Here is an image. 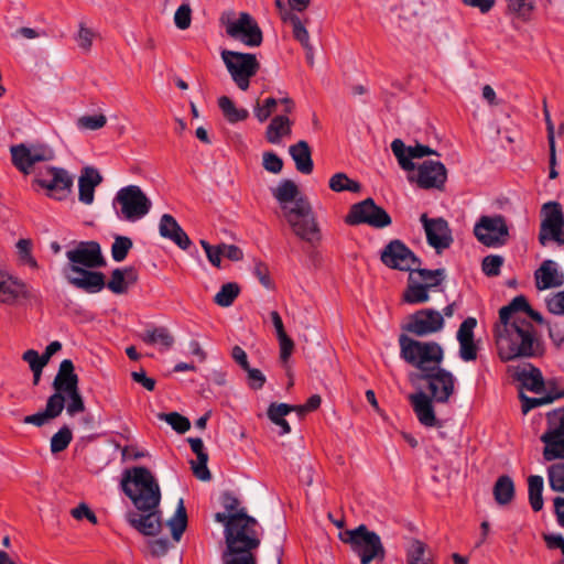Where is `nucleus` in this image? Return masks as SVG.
I'll list each match as a JSON object with an SVG mask.
<instances>
[{
	"instance_id": "864d4df0",
	"label": "nucleus",
	"mask_w": 564,
	"mask_h": 564,
	"mask_svg": "<svg viewBox=\"0 0 564 564\" xmlns=\"http://www.w3.org/2000/svg\"><path fill=\"white\" fill-rule=\"evenodd\" d=\"M276 105L278 100L273 97L264 99L263 104H260V101L257 100L253 107L254 117L258 119L259 122L267 121L275 110Z\"/></svg>"
},
{
	"instance_id": "473e14b6",
	"label": "nucleus",
	"mask_w": 564,
	"mask_h": 564,
	"mask_svg": "<svg viewBox=\"0 0 564 564\" xmlns=\"http://www.w3.org/2000/svg\"><path fill=\"white\" fill-rule=\"evenodd\" d=\"M25 294V284L0 271V302L12 303Z\"/></svg>"
},
{
	"instance_id": "bb28decb",
	"label": "nucleus",
	"mask_w": 564,
	"mask_h": 564,
	"mask_svg": "<svg viewBox=\"0 0 564 564\" xmlns=\"http://www.w3.org/2000/svg\"><path fill=\"white\" fill-rule=\"evenodd\" d=\"M159 232L163 238L173 241L182 250H187L192 245L187 234L170 214L162 215L159 224Z\"/></svg>"
},
{
	"instance_id": "6e6552de",
	"label": "nucleus",
	"mask_w": 564,
	"mask_h": 564,
	"mask_svg": "<svg viewBox=\"0 0 564 564\" xmlns=\"http://www.w3.org/2000/svg\"><path fill=\"white\" fill-rule=\"evenodd\" d=\"M446 278L445 269H421L415 265L408 278V285L403 293V301L409 304L425 303L430 299V291L440 286Z\"/></svg>"
},
{
	"instance_id": "e2e57ef3",
	"label": "nucleus",
	"mask_w": 564,
	"mask_h": 564,
	"mask_svg": "<svg viewBox=\"0 0 564 564\" xmlns=\"http://www.w3.org/2000/svg\"><path fill=\"white\" fill-rule=\"evenodd\" d=\"M477 325V321L474 317H467L460 325L457 330V340L458 341H468L474 340V328Z\"/></svg>"
},
{
	"instance_id": "49530a36",
	"label": "nucleus",
	"mask_w": 564,
	"mask_h": 564,
	"mask_svg": "<svg viewBox=\"0 0 564 564\" xmlns=\"http://www.w3.org/2000/svg\"><path fill=\"white\" fill-rule=\"evenodd\" d=\"M426 545L420 540H412L406 551V564H432L425 556Z\"/></svg>"
},
{
	"instance_id": "423d86ee",
	"label": "nucleus",
	"mask_w": 564,
	"mask_h": 564,
	"mask_svg": "<svg viewBox=\"0 0 564 564\" xmlns=\"http://www.w3.org/2000/svg\"><path fill=\"white\" fill-rule=\"evenodd\" d=\"M339 538L344 543L350 544L352 551L359 555L361 564H370L373 560L382 562L386 557L380 536L365 524L340 533Z\"/></svg>"
},
{
	"instance_id": "393cba45",
	"label": "nucleus",
	"mask_w": 564,
	"mask_h": 564,
	"mask_svg": "<svg viewBox=\"0 0 564 564\" xmlns=\"http://www.w3.org/2000/svg\"><path fill=\"white\" fill-rule=\"evenodd\" d=\"M512 377L521 383V386L536 394L545 391V381L539 368L531 364H523L511 368Z\"/></svg>"
},
{
	"instance_id": "a878e982",
	"label": "nucleus",
	"mask_w": 564,
	"mask_h": 564,
	"mask_svg": "<svg viewBox=\"0 0 564 564\" xmlns=\"http://www.w3.org/2000/svg\"><path fill=\"white\" fill-rule=\"evenodd\" d=\"M538 290L560 288L564 284V274L558 271L557 263L553 260H544L534 272Z\"/></svg>"
},
{
	"instance_id": "412c9836",
	"label": "nucleus",
	"mask_w": 564,
	"mask_h": 564,
	"mask_svg": "<svg viewBox=\"0 0 564 564\" xmlns=\"http://www.w3.org/2000/svg\"><path fill=\"white\" fill-rule=\"evenodd\" d=\"M444 327L443 315L433 308H424L410 316L404 329L416 336H426L442 330Z\"/></svg>"
},
{
	"instance_id": "0e129e2a",
	"label": "nucleus",
	"mask_w": 564,
	"mask_h": 564,
	"mask_svg": "<svg viewBox=\"0 0 564 564\" xmlns=\"http://www.w3.org/2000/svg\"><path fill=\"white\" fill-rule=\"evenodd\" d=\"M95 33L93 30L85 26L84 23L79 24V30L76 36L77 44L84 51H89L93 45Z\"/></svg>"
},
{
	"instance_id": "39448f33",
	"label": "nucleus",
	"mask_w": 564,
	"mask_h": 564,
	"mask_svg": "<svg viewBox=\"0 0 564 564\" xmlns=\"http://www.w3.org/2000/svg\"><path fill=\"white\" fill-rule=\"evenodd\" d=\"M285 220L293 234L301 240L315 246L322 240V232L307 198H300L292 209L286 210Z\"/></svg>"
},
{
	"instance_id": "20e7f679",
	"label": "nucleus",
	"mask_w": 564,
	"mask_h": 564,
	"mask_svg": "<svg viewBox=\"0 0 564 564\" xmlns=\"http://www.w3.org/2000/svg\"><path fill=\"white\" fill-rule=\"evenodd\" d=\"M399 344L401 357L417 370L409 376L412 384H420V379L425 373L442 367L444 350L440 344L435 341H419L406 335L400 336Z\"/></svg>"
},
{
	"instance_id": "69168bd1",
	"label": "nucleus",
	"mask_w": 564,
	"mask_h": 564,
	"mask_svg": "<svg viewBox=\"0 0 564 564\" xmlns=\"http://www.w3.org/2000/svg\"><path fill=\"white\" fill-rule=\"evenodd\" d=\"M247 372V382L248 386L253 390L261 389L265 383V376L262 373L261 370L251 368L250 366L245 369Z\"/></svg>"
},
{
	"instance_id": "a19ab883",
	"label": "nucleus",
	"mask_w": 564,
	"mask_h": 564,
	"mask_svg": "<svg viewBox=\"0 0 564 564\" xmlns=\"http://www.w3.org/2000/svg\"><path fill=\"white\" fill-rule=\"evenodd\" d=\"M328 186L333 192H351L359 193L361 191V185L359 182L349 178V176L344 172L335 173L328 182Z\"/></svg>"
},
{
	"instance_id": "f3484780",
	"label": "nucleus",
	"mask_w": 564,
	"mask_h": 564,
	"mask_svg": "<svg viewBox=\"0 0 564 564\" xmlns=\"http://www.w3.org/2000/svg\"><path fill=\"white\" fill-rule=\"evenodd\" d=\"M380 259L384 265L390 269L408 271L409 274L415 265H421L422 261L414 252L401 240H391L381 251Z\"/></svg>"
},
{
	"instance_id": "c85d7f7f",
	"label": "nucleus",
	"mask_w": 564,
	"mask_h": 564,
	"mask_svg": "<svg viewBox=\"0 0 564 564\" xmlns=\"http://www.w3.org/2000/svg\"><path fill=\"white\" fill-rule=\"evenodd\" d=\"M102 176L100 173L90 166L83 169L82 175L78 178L79 200L85 205H90L95 198V188L101 183Z\"/></svg>"
},
{
	"instance_id": "f704fd0d",
	"label": "nucleus",
	"mask_w": 564,
	"mask_h": 564,
	"mask_svg": "<svg viewBox=\"0 0 564 564\" xmlns=\"http://www.w3.org/2000/svg\"><path fill=\"white\" fill-rule=\"evenodd\" d=\"M494 497L498 505L506 506L514 497V484L508 475L500 476L494 485Z\"/></svg>"
},
{
	"instance_id": "a211bd4d",
	"label": "nucleus",
	"mask_w": 564,
	"mask_h": 564,
	"mask_svg": "<svg viewBox=\"0 0 564 564\" xmlns=\"http://www.w3.org/2000/svg\"><path fill=\"white\" fill-rule=\"evenodd\" d=\"M455 377L453 373L442 367L434 369L430 373H425L420 379L423 383L421 388H425L436 403H446L455 392Z\"/></svg>"
},
{
	"instance_id": "2f4dec72",
	"label": "nucleus",
	"mask_w": 564,
	"mask_h": 564,
	"mask_svg": "<svg viewBox=\"0 0 564 564\" xmlns=\"http://www.w3.org/2000/svg\"><path fill=\"white\" fill-rule=\"evenodd\" d=\"M137 279V271L132 267L115 269L111 272V276L108 283H105V286H107L115 294H123L127 292L129 285L133 284Z\"/></svg>"
},
{
	"instance_id": "ddd939ff",
	"label": "nucleus",
	"mask_w": 564,
	"mask_h": 564,
	"mask_svg": "<svg viewBox=\"0 0 564 564\" xmlns=\"http://www.w3.org/2000/svg\"><path fill=\"white\" fill-rule=\"evenodd\" d=\"M477 240L486 247L505 246L509 240V227L502 215L481 216L474 227Z\"/></svg>"
},
{
	"instance_id": "052dcab7",
	"label": "nucleus",
	"mask_w": 564,
	"mask_h": 564,
	"mask_svg": "<svg viewBox=\"0 0 564 564\" xmlns=\"http://www.w3.org/2000/svg\"><path fill=\"white\" fill-rule=\"evenodd\" d=\"M263 169L272 174H279L283 169V161L273 152H264L262 155Z\"/></svg>"
},
{
	"instance_id": "f257e3e1",
	"label": "nucleus",
	"mask_w": 564,
	"mask_h": 564,
	"mask_svg": "<svg viewBox=\"0 0 564 564\" xmlns=\"http://www.w3.org/2000/svg\"><path fill=\"white\" fill-rule=\"evenodd\" d=\"M528 317L539 324L543 323L542 315L531 308L523 295L516 296L499 310V321L495 324L494 335L501 360L531 358L543 354V344Z\"/></svg>"
},
{
	"instance_id": "58836bf2",
	"label": "nucleus",
	"mask_w": 564,
	"mask_h": 564,
	"mask_svg": "<svg viewBox=\"0 0 564 564\" xmlns=\"http://www.w3.org/2000/svg\"><path fill=\"white\" fill-rule=\"evenodd\" d=\"M519 397L521 400L522 413L527 414L529 411H531L534 408H538V406H541L544 404H550L557 399L564 398V388L560 392L550 391L549 393H546L545 395L540 397V398H530V397L525 395L523 392H520Z\"/></svg>"
},
{
	"instance_id": "de8ad7c7",
	"label": "nucleus",
	"mask_w": 564,
	"mask_h": 564,
	"mask_svg": "<svg viewBox=\"0 0 564 564\" xmlns=\"http://www.w3.org/2000/svg\"><path fill=\"white\" fill-rule=\"evenodd\" d=\"M549 485L553 491L564 494V463H555L547 467Z\"/></svg>"
},
{
	"instance_id": "5701e85b",
	"label": "nucleus",
	"mask_w": 564,
	"mask_h": 564,
	"mask_svg": "<svg viewBox=\"0 0 564 564\" xmlns=\"http://www.w3.org/2000/svg\"><path fill=\"white\" fill-rule=\"evenodd\" d=\"M391 150L398 160L402 170L411 172L414 171L415 164L413 159H421L427 155H438L435 150L427 145L416 144L414 147H406L400 139H395L391 143Z\"/></svg>"
},
{
	"instance_id": "c9c22d12",
	"label": "nucleus",
	"mask_w": 564,
	"mask_h": 564,
	"mask_svg": "<svg viewBox=\"0 0 564 564\" xmlns=\"http://www.w3.org/2000/svg\"><path fill=\"white\" fill-rule=\"evenodd\" d=\"M172 538L178 542L187 527V513L183 499H180L174 516L167 521Z\"/></svg>"
},
{
	"instance_id": "603ef678",
	"label": "nucleus",
	"mask_w": 564,
	"mask_h": 564,
	"mask_svg": "<svg viewBox=\"0 0 564 564\" xmlns=\"http://www.w3.org/2000/svg\"><path fill=\"white\" fill-rule=\"evenodd\" d=\"M65 408V395L63 392L55 391L48 397L44 412L53 420L61 415Z\"/></svg>"
},
{
	"instance_id": "8fccbe9b",
	"label": "nucleus",
	"mask_w": 564,
	"mask_h": 564,
	"mask_svg": "<svg viewBox=\"0 0 564 564\" xmlns=\"http://www.w3.org/2000/svg\"><path fill=\"white\" fill-rule=\"evenodd\" d=\"M133 243L129 237L126 236H116L115 241L111 246V257L115 261L121 262L123 261Z\"/></svg>"
},
{
	"instance_id": "4c0bfd02",
	"label": "nucleus",
	"mask_w": 564,
	"mask_h": 564,
	"mask_svg": "<svg viewBox=\"0 0 564 564\" xmlns=\"http://www.w3.org/2000/svg\"><path fill=\"white\" fill-rule=\"evenodd\" d=\"M218 107L220 108L224 117L230 123L245 121L249 117V111L247 109L237 108L234 101L227 96L218 98Z\"/></svg>"
},
{
	"instance_id": "9d476101",
	"label": "nucleus",
	"mask_w": 564,
	"mask_h": 564,
	"mask_svg": "<svg viewBox=\"0 0 564 564\" xmlns=\"http://www.w3.org/2000/svg\"><path fill=\"white\" fill-rule=\"evenodd\" d=\"M258 522L247 514L245 509L238 511V519L230 522V528L225 530V542L228 550H256L260 545V538L256 531Z\"/></svg>"
},
{
	"instance_id": "680f3d73",
	"label": "nucleus",
	"mask_w": 564,
	"mask_h": 564,
	"mask_svg": "<svg viewBox=\"0 0 564 564\" xmlns=\"http://www.w3.org/2000/svg\"><path fill=\"white\" fill-rule=\"evenodd\" d=\"M508 10L520 18H525L533 9L530 0H506Z\"/></svg>"
},
{
	"instance_id": "f8f14e48",
	"label": "nucleus",
	"mask_w": 564,
	"mask_h": 564,
	"mask_svg": "<svg viewBox=\"0 0 564 564\" xmlns=\"http://www.w3.org/2000/svg\"><path fill=\"white\" fill-rule=\"evenodd\" d=\"M221 24L229 37L240 41L246 46L258 47L263 41L262 31L257 21L247 12L239 13L238 19L221 17Z\"/></svg>"
},
{
	"instance_id": "a18cd8bd",
	"label": "nucleus",
	"mask_w": 564,
	"mask_h": 564,
	"mask_svg": "<svg viewBox=\"0 0 564 564\" xmlns=\"http://www.w3.org/2000/svg\"><path fill=\"white\" fill-rule=\"evenodd\" d=\"M239 293L240 286L236 282L225 283L216 293L214 302L221 307H228L238 297Z\"/></svg>"
},
{
	"instance_id": "b1692460",
	"label": "nucleus",
	"mask_w": 564,
	"mask_h": 564,
	"mask_svg": "<svg viewBox=\"0 0 564 564\" xmlns=\"http://www.w3.org/2000/svg\"><path fill=\"white\" fill-rule=\"evenodd\" d=\"M409 400L419 422L426 427H434L437 425L433 402L435 400L427 394L423 389L416 393L410 394Z\"/></svg>"
},
{
	"instance_id": "4d7b16f0",
	"label": "nucleus",
	"mask_w": 564,
	"mask_h": 564,
	"mask_svg": "<svg viewBox=\"0 0 564 564\" xmlns=\"http://www.w3.org/2000/svg\"><path fill=\"white\" fill-rule=\"evenodd\" d=\"M503 258L498 254H490L482 259L481 269L488 276H497L500 274Z\"/></svg>"
},
{
	"instance_id": "dca6fc26",
	"label": "nucleus",
	"mask_w": 564,
	"mask_h": 564,
	"mask_svg": "<svg viewBox=\"0 0 564 564\" xmlns=\"http://www.w3.org/2000/svg\"><path fill=\"white\" fill-rule=\"evenodd\" d=\"M345 220L349 225L367 224L375 228L388 227L392 221L389 214L372 198L354 204Z\"/></svg>"
},
{
	"instance_id": "cd10ccee",
	"label": "nucleus",
	"mask_w": 564,
	"mask_h": 564,
	"mask_svg": "<svg viewBox=\"0 0 564 564\" xmlns=\"http://www.w3.org/2000/svg\"><path fill=\"white\" fill-rule=\"evenodd\" d=\"M272 195L279 203L283 216L286 215V210L292 209V206L300 198H306L300 193L297 185L292 180H282L279 185L272 189Z\"/></svg>"
},
{
	"instance_id": "e433bc0d",
	"label": "nucleus",
	"mask_w": 564,
	"mask_h": 564,
	"mask_svg": "<svg viewBox=\"0 0 564 564\" xmlns=\"http://www.w3.org/2000/svg\"><path fill=\"white\" fill-rule=\"evenodd\" d=\"M293 408L286 403H271L268 409V417L278 426L281 427L280 435H285L291 432L290 424L284 419Z\"/></svg>"
},
{
	"instance_id": "72a5a7b5",
	"label": "nucleus",
	"mask_w": 564,
	"mask_h": 564,
	"mask_svg": "<svg viewBox=\"0 0 564 564\" xmlns=\"http://www.w3.org/2000/svg\"><path fill=\"white\" fill-rule=\"evenodd\" d=\"M292 122L285 115L275 116L267 127L265 138L272 144H279L283 137L290 135Z\"/></svg>"
},
{
	"instance_id": "aec40b11",
	"label": "nucleus",
	"mask_w": 564,
	"mask_h": 564,
	"mask_svg": "<svg viewBox=\"0 0 564 564\" xmlns=\"http://www.w3.org/2000/svg\"><path fill=\"white\" fill-rule=\"evenodd\" d=\"M420 220L425 230L427 243L437 253L451 247L453 243L452 230L444 218H429L426 214H422Z\"/></svg>"
},
{
	"instance_id": "c756f323",
	"label": "nucleus",
	"mask_w": 564,
	"mask_h": 564,
	"mask_svg": "<svg viewBox=\"0 0 564 564\" xmlns=\"http://www.w3.org/2000/svg\"><path fill=\"white\" fill-rule=\"evenodd\" d=\"M53 388L58 392H66L78 388V376L75 373L74 364L70 359H64L53 380Z\"/></svg>"
},
{
	"instance_id": "338daca9",
	"label": "nucleus",
	"mask_w": 564,
	"mask_h": 564,
	"mask_svg": "<svg viewBox=\"0 0 564 564\" xmlns=\"http://www.w3.org/2000/svg\"><path fill=\"white\" fill-rule=\"evenodd\" d=\"M22 359L29 364L31 370L43 369L47 365V361L43 355L40 356L39 352L34 349L24 351Z\"/></svg>"
},
{
	"instance_id": "4be33fe9",
	"label": "nucleus",
	"mask_w": 564,
	"mask_h": 564,
	"mask_svg": "<svg viewBox=\"0 0 564 564\" xmlns=\"http://www.w3.org/2000/svg\"><path fill=\"white\" fill-rule=\"evenodd\" d=\"M50 178H34L41 187L47 189V195L54 199L62 200L67 197L73 186V177L61 167H46Z\"/></svg>"
},
{
	"instance_id": "13d9d810",
	"label": "nucleus",
	"mask_w": 564,
	"mask_h": 564,
	"mask_svg": "<svg viewBox=\"0 0 564 564\" xmlns=\"http://www.w3.org/2000/svg\"><path fill=\"white\" fill-rule=\"evenodd\" d=\"M192 22V9L188 3L181 4L174 14V23L180 30H186Z\"/></svg>"
},
{
	"instance_id": "c03bdc74",
	"label": "nucleus",
	"mask_w": 564,
	"mask_h": 564,
	"mask_svg": "<svg viewBox=\"0 0 564 564\" xmlns=\"http://www.w3.org/2000/svg\"><path fill=\"white\" fill-rule=\"evenodd\" d=\"M253 550L238 549L236 551L228 550L223 553L224 564H257L256 557L252 554Z\"/></svg>"
},
{
	"instance_id": "6ab92c4d",
	"label": "nucleus",
	"mask_w": 564,
	"mask_h": 564,
	"mask_svg": "<svg viewBox=\"0 0 564 564\" xmlns=\"http://www.w3.org/2000/svg\"><path fill=\"white\" fill-rule=\"evenodd\" d=\"M408 178L420 188L442 189L447 180V170L440 161L426 160L417 166L416 174L409 175Z\"/></svg>"
},
{
	"instance_id": "09e8293b",
	"label": "nucleus",
	"mask_w": 564,
	"mask_h": 564,
	"mask_svg": "<svg viewBox=\"0 0 564 564\" xmlns=\"http://www.w3.org/2000/svg\"><path fill=\"white\" fill-rule=\"evenodd\" d=\"M158 417L162 421H165L167 424L172 426L174 431H176L180 434H184L191 427L189 420L177 412L159 413Z\"/></svg>"
},
{
	"instance_id": "4468645a",
	"label": "nucleus",
	"mask_w": 564,
	"mask_h": 564,
	"mask_svg": "<svg viewBox=\"0 0 564 564\" xmlns=\"http://www.w3.org/2000/svg\"><path fill=\"white\" fill-rule=\"evenodd\" d=\"M12 164L23 174L28 175L39 162L54 159V151L46 144L20 143L10 147Z\"/></svg>"
},
{
	"instance_id": "0eeeda50",
	"label": "nucleus",
	"mask_w": 564,
	"mask_h": 564,
	"mask_svg": "<svg viewBox=\"0 0 564 564\" xmlns=\"http://www.w3.org/2000/svg\"><path fill=\"white\" fill-rule=\"evenodd\" d=\"M112 204L118 218L130 223L142 219L152 208V202L138 185L120 188Z\"/></svg>"
},
{
	"instance_id": "ea45409f",
	"label": "nucleus",
	"mask_w": 564,
	"mask_h": 564,
	"mask_svg": "<svg viewBox=\"0 0 564 564\" xmlns=\"http://www.w3.org/2000/svg\"><path fill=\"white\" fill-rule=\"evenodd\" d=\"M529 502L533 511L543 509V478L539 475H532L528 478Z\"/></svg>"
},
{
	"instance_id": "f03ea898",
	"label": "nucleus",
	"mask_w": 564,
	"mask_h": 564,
	"mask_svg": "<svg viewBox=\"0 0 564 564\" xmlns=\"http://www.w3.org/2000/svg\"><path fill=\"white\" fill-rule=\"evenodd\" d=\"M121 488L137 509L127 513L128 523L143 535H158L162 530L161 490L153 474L143 466L127 469Z\"/></svg>"
},
{
	"instance_id": "5fc2aeb1",
	"label": "nucleus",
	"mask_w": 564,
	"mask_h": 564,
	"mask_svg": "<svg viewBox=\"0 0 564 564\" xmlns=\"http://www.w3.org/2000/svg\"><path fill=\"white\" fill-rule=\"evenodd\" d=\"M64 395L68 398L66 411L70 416L85 411V403L78 388L64 392Z\"/></svg>"
},
{
	"instance_id": "774afa93",
	"label": "nucleus",
	"mask_w": 564,
	"mask_h": 564,
	"mask_svg": "<svg viewBox=\"0 0 564 564\" xmlns=\"http://www.w3.org/2000/svg\"><path fill=\"white\" fill-rule=\"evenodd\" d=\"M547 310L555 315H564V291L546 299Z\"/></svg>"
},
{
	"instance_id": "6e6d98bb",
	"label": "nucleus",
	"mask_w": 564,
	"mask_h": 564,
	"mask_svg": "<svg viewBox=\"0 0 564 564\" xmlns=\"http://www.w3.org/2000/svg\"><path fill=\"white\" fill-rule=\"evenodd\" d=\"M107 123L105 115L82 116L77 120V127L82 130H99Z\"/></svg>"
},
{
	"instance_id": "9b49d317",
	"label": "nucleus",
	"mask_w": 564,
	"mask_h": 564,
	"mask_svg": "<svg viewBox=\"0 0 564 564\" xmlns=\"http://www.w3.org/2000/svg\"><path fill=\"white\" fill-rule=\"evenodd\" d=\"M540 441L544 444L543 458L546 462L564 459V406L546 414V430Z\"/></svg>"
},
{
	"instance_id": "2eb2a0df",
	"label": "nucleus",
	"mask_w": 564,
	"mask_h": 564,
	"mask_svg": "<svg viewBox=\"0 0 564 564\" xmlns=\"http://www.w3.org/2000/svg\"><path fill=\"white\" fill-rule=\"evenodd\" d=\"M541 213L544 218L540 226L539 242L545 246L547 241L553 240L564 245V214L561 204L547 202L542 206Z\"/></svg>"
},
{
	"instance_id": "bf43d9fd",
	"label": "nucleus",
	"mask_w": 564,
	"mask_h": 564,
	"mask_svg": "<svg viewBox=\"0 0 564 564\" xmlns=\"http://www.w3.org/2000/svg\"><path fill=\"white\" fill-rule=\"evenodd\" d=\"M17 249L20 259L32 268L37 267L36 260L31 254L32 241L30 239H20L17 242Z\"/></svg>"
},
{
	"instance_id": "79ce46f5",
	"label": "nucleus",
	"mask_w": 564,
	"mask_h": 564,
	"mask_svg": "<svg viewBox=\"0 0 564 564\" xmlns=\"http://www.w3.org/2000/svg\"><path fill=\"white\" fill-rule=\"evenodd\" d=\"M284 22L292 25V33L296 41H299L305 51L311 52L310 34L299 15L295 13H285Z\"/></svg>"
},
{
	"instance_id": "37998d69",
	"label": "nucleus",
	"mask_w": 564,
	"mask_h": 564,
	"mask_svg": "<svg viewBox=\"0 0 564 564\" xmlns=\"http://www.w3.org/2000/svg\"><path fill=\"white\" fill-rule=\"evenodd\" d=\"M142 340L148 345L161 344L165 348H171L174 344V337L165 327L148 329L142 335Z\"/></svg>"
},
{
	"instance_id": "3c124183",
	"label": "nucleus",
	"mask_w": 564,
	"mask_h": 564,
	"mask_svg": "<svg viewBox=\"0 0 564 564\" xmlns=\"http://www.w3.org/2000/svg\"><path fill=\"white\" fill-rule=\"evenodd\" d=\"M72 440L73 435L70 430L67 426H63L51 438V452L53 454L63 452L68 447Z\"/></svg>"
},
{
	"instance_id": "1a4fd4ad",
	"label": "nucleus",
	"mask_w": 564,
	"mask_h": 564,
	"mask_svg": "<svg viewBox=\"0 0 564 564\" xmlns=\"http://www.w3.org/2000/svg\"><path fill=\"white\" fill-rule=\"evenodd\" d=\"M221 59L237 87L246 91L250 86V80L260 69V63L257 56L251 53H241L237 51L223 50Z\"/></svg>"
},
{
	"instance_id": "7c9ffc66",
	"label": "nucleus",
	"mask_w": 564,
	"mask_h": 564,
	"mask_svg": "<svg viewBox=\"0 0 564 564\" xmlns=\"http://www.w3.org/2000/svg\"><path fill=\"white\" fill-rule=\"evenodd\" d=\"M289 153L300 173L308 175L313 172L312 150L306 141L301 140L290 145Z\"/></svg>"
},
{
	"instance_id": "7ed1b4c3",
	"label": "nucleus",
	"mask_w": 564,
	"mask_h": 564,
	"mask_svg": "<svg viewBox=\"0 0 564 564\" xmlns=\"http://www.w3.org/2000/svg\"><path fill=\"white\" fill-rule=\"evenodd\" d=\"M66 258L68 264L64 267L63 273L73 286L87 293H97L105 288V274L91 270L106 264L97 241H80L66 251Z\"/></svg>"
}]
</instances>
